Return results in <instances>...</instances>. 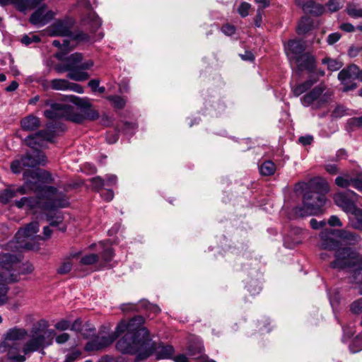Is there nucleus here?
<instances>
[{"instance_id":"obj_11","label":"nucleus","mask_w":362,"mask_h":362,"mask_svg":"<svg viewBox=\"0 0 362 362\" xmlns=\"http://www.w3.org/2000/svg\"><path fill=\"white\" fill-rule=\"evenodd\" d=\"M144 352H147L146 358L151 355L155 354L157 359L171 358L175 353V349L172 345L163 343H156L154 341L145 342Z\"/></svg>"},{"instance_id":"obj_50","label":"nucleus","mask_w":362,"mask_h":362,"mask_svg":"<svg viewBox=\"0 0 362 362\" xmlns=\"http://www.w3.org/2000/svg\"><path fill=\"white\" fill-rule=\"evenodd\" d=\"M99 256L96 254H88L83 256L80 259V264L82 265H93L98 262Z\"/></svg>"},{"instance_id":"obj_18","label":"nucleus","mask_w":362,"mask_h":362,"mask_svg":"<svg viewBox=\"0 0 362 362\" xmlns=\"http://www.w3.org/2000/svg\"><path fill=\"white\" fill-rule=\"evenodd\" d=\"M358 71V66L355 64H351L345 69H343L338 74V78L344 85L343 91L346 92L354 90L356 88V83L350 81L353 78H355L356 72Z\"/></svg>"},{"instance_id":"obj_59","label":"nucleus","mask_w":362,"mask_h":362,"mask_svg":"<svg viewBox=\"0 0 362 362\" xmlns=\"http://www.w3.org/2000/svg\"><path fill=\"white\" fill-rule=\"evenodd\" d=\"M40 42V37L35 35H32L31 36H29L28 35H25L21 38V42L28 45L31 44L32 42Z\"/></svg>"},{"instance_id":"obj_60","label":"nucleus","mask_w":362,"mask_h":362,"mask_svg":"<svg viewBox=\"0 0 362 362\" xmlns=\"http://www.w3.org/2000/svg\"><path fill=\"white\" fill-rule=\"evenodd\" d=\"M70 326L71 322L69 320L62 319L55 324L54 327L56 329L59 331H65L68 329L70 327Z\"/></svg>"},{"instance_id":"obj_57","label":"nucleus","mask_w":362,"mask_h":362,"mask_svg":"<svg viewBox=\"0 0 362 362\" xmlns=\"http://www.w3.org/2000/svg\"><path fill=\"white\" fill-rule=\"evenodd\" d=\"M251 5L247 2H242L238 8V12L241 17L245 18L248 16Z\"/></svg>"},{"instance_id":"obj_20","label":"nucleus","mask_w":362,"mask_h":362,"mask_svg":"<svg viewBox=\"0 0 362 362\" xmlns=\"http://www.w3.org/2000/svg\"><path fill=\"white\" fill-rule=\"evenodd\" d=\"M296 62L298 71L303 70L308 71L309 73H313L315 70L316 59L315 57L310 52H305L296 57Z\"/></svg>"},{"instance_id":"obj_42","label":"nucleus","mask_w":362,"mask_h":362,"mask_svg":"<svg viewBox=\"0 0 362 362\" xmlns=\"http://www.w3.org/2000/svg\"><path fill=\"white\" fill-rule=\"evenodd\" d=\"M34 270L33 265L30 262H25L23 263L22 261L21 262V264H19V267L16 269L14 273H12L11 274H15L16 276V279H18V276L21 274H30Z\"/></svg>"},{"instance_id":"obj_37","label":"nucleus","mask_w":362,"mask_h":362,"mask_svg":"<svg viewBox=\"0 0 362 362\" xmlns=\"http://www.w3.org/2000/svg\"><path fill=\"white\" fill-rule=\"evenodd\" d=\"M313 26V21L310 17L304 16L298 23L297 26V33L298 35H303L309 32Z\"/></svg>"},{"instance_id":"obj_58","label":"nucleus","mask_w":362,"mask_h":362,"mask_svg":"<svg viewBox=\"0 0 362 362\" xmlns=\"http://www.w3.org/2000/svg\"><path fill=\"white\" fill-rule=\"evenodd\" d=\"M71 267H72L71 262L69 260L65 261L57 269V273L59 274H66L71 271Z\"/></svg>"},{"instance_id":"obj_6","label":"nucleus","mask_w":362,"mask_h":362,"mask_svg":"<svg viewBox=\"0 0 362 362\" xmlns=\"http://www.w3.org/2000/svg\"><path fill=\"white\" fill-rule=\"evenodd\" d=\"M334 260L330 263V267L333 269H344L353 268L356 263H358L362 256L351 248L344 247L337 250L334 252Z\"/></svg>"},{"instance_id":"obj_30","label":"nucleus","mask_w":362,"mask_h":362,"mask_svg":"<svg viewBox=\"0 0 362 362\" xmlns=\"http://www.w3.org/2000/svg\"><path fill=\"white\" fill-rule=\"evenodd\" d=\"M83 348L79 345H72L69 349L64 350L67 351L64 362H74L81 357Z\"/></svg>"},{"instance_id":"obj_55","label":"nucleus","mask_w":362,"mask_h":362,"mask_svg":"<svg viewBox=\"0 0 362 362\" xmlns=\"http://www.w3.org/2000/svg\"><path fill=\"white\" fill-rule=\"evenodd\" d=\"M30 0H12V4L16 6L20 11H25L30 9Z\"/></svg>"},{"instance_id":"obj_39","label":"nucleus","mask_w":362,"mask_h":362,"mask_svg":"<svg viewBox=\"0 0 362 362\" xmlns=\"http://www.w3.org/2000/svg\"><path fill=\"white\" fill-rule=\"evenodd\" d=\"M259 170L262 175L270 176L275 173L276 167L272 160H265L259 165Z\"/></svg>"},{"instance_id":"obj_23","label":"nucleus","mask_w":362,"mask_h":362,"mask_svg":"<svg viewBox=\"0 0 362 362\" xmlns=\"http://www.w3.org/2000/svg\"><path fill=\"white\" fill-rule=\"evenodd\" d=\"M21 126L24 131L33 132L40 127V121L38 117L30 115L21 120Z\"/></svg>"},{"instance_id":"obj_54","label":"nucleus","mask_w":362,"mask_h":362,"mask_svg":"<svg viewBox=\"0 0 362 362\" xmlns=\"http://www.w3.org/2000/svg\"><path fill=\"white\" fill-rule=\"evenodd\" d=\"M335 184L340 187L346 188L352 185V178H349V175L339 176L335 179Z\"/></svg>"},{"instance_id":"obj_40","label":"nucleus","mask_w":362,"mask_h":362,"mask_svg":"<svg viewBox=\"0 0 362 362\" xmlns=\"http://www.w3.org/2000/svg\"><path fill=\"white\" fill-rule=\"evenodd\" d=\"M69 112L67 113L66 120H69L76 124H82L85 121L83 112L79 113L75 112L73 106L70 105V110Z\"/></svg>"},{"instance_id":"obj_49","label":"nucleus","mask_w":362,"mask_h":362,"mask_svg":"<svg viewBox=\"0 0 362 362\" xmlns=\"http://www.w3.org/2000/svg\"><path fill=\"white\" fill-rule=\"evenodd\" d=\"M16 196V192H14L13 189H6L0 192V202L6 204Z\"/></svg>"},{"instance_id":"obj_26","label":"nucleus","mask_w":362,"mask_h":362,"mask_svg":"<svg viewBox=\"0 0 362 362\" xmlns=\"http://www.w3.org/2000/svg\"><path fill=\"white\" fill-rule=\"evenodd\" d=\"M18 281L15 274H9L6 281L0 283V306L6 304L8 301V284Z\"/></svg>"},{"instance_id":"obj_64","label":"nucleus","mask_w":362,"mask_h":362,"mask_svg":"<svg viewBox=\"0 0 362 362\" xmlns=\"http://www.w3.org/2000/svg\"><path fill=\"white\" fill-rule=\"evenodd\" d=\"M352 185L362 192V174H358L356 177L352 178Z\"/></svg>"},{"instance_id":"obj_19","label":"nucleus","mask_w":362,"mask_h":362,"mask_svg":"<svg viewBox=\"0 0 362 362\" xmlns=\"http://www.w3.org/2000/svg\"><path fill=\"white\" fill-rule=\"evenodd\" d=\"M356 196V194L354 191L348 190L335 194L334 200L338 206L341 207L345 212L349 213L356 207L352 201V198Z\"/></svg>"},{"instance_id":"obj_36","label":"nucleus","mask_w":362,"mask_h":362,"mask_svg":"<svg viewBox=\"0 0 362 362\" xmlns=\"http://www.w3.org/2000/svg\"><path fill=\"white\" fill-rule=\"evenodd\" d=\"M80 334L86 339L92 338H94V339H98L99 338V337L96 334L95 327L89 322H86L83 324V326L81 329Z\"/></svg>"},{"instance_id":"obj_2","label":"nucleus","mask_w":362,"mask_h":362,"mask_svg":"<svg viewBox=\"0 0 362 362\" xmlns=\"http://www.w3.org/2000/svg\"><path fill=\"white\" fill-rule=\"evenodd\" d=\"M332 95V91L327 89V85L321 82L305 93L300 101L304 106H311L313 109L318 110L325 107Z\"/></svg>"},{"instance_id":"obj_8","label":"nucleus","mask_w":362,"mask_h":362,"mask_svg":"<svg viewBox=\"0 0 362 362\" xmlns=\"http://www.w3.org/2000/svg\"><path fill=\"white\" fill-rule=\"evenodd\" d=\"M43 197L45 203V211H56L59 208H64L69 205V199L66 194L54 187L49 186L45 188Z\"/></svg>"},{"instance_id":"obj_10","label":"nucleus","mask_w":362,"mask_h":362,"mask_svg":"<svg viewBox=\"0 0 362 362\" xmlns=\"http://www.w3.org/2000/svg\"><path fill=\"white\" fill-rule=\"evenodd\" d=\"M151 341H117L116 349L124 354L137 355L140 360L146 358L147 352H144L145 342Z\"/></svg>"},{"instance_id":"obj_48","label":"nucleus","mask_w":362,"mask_h":362,"mask_svg":"<svg viewBox=\"0 0 362 362\" xmlns=\"http://www.w3.org/2000/svg\"><path fill=\"white\" fill-rule=\"evenodd\" d=\"M63 53H57L56 54L57 58L60 61H63V63L57 64L54 69L58 73H64L66 71H68V73H70V69L68 66V64L65 58H63Z\"/></svg>"},{"instance_id":"obj_53","label":"nucleus","mask_w":362,"mask_h":362,"mask_svg":"<svg viewBox=\"0 0 362 362\" xmlns=\"http://www.w3.org/2000/svg\"><path fill=\"white\" fill-rule=\"evenodd\" d=\"M346 12L349 16L353 18H362V8H358L354 4H349Z\"/></svg>"},{"instance_id":"obj_33","label":"nucleus","mask_w":362,"mask_h":362,"mask_svg":"<svg viewBox=\"0 0 362 362\" xmlns=\"http://www.w3.org/2000/svg\"><path fill=\"white\" fill-rule=\"evenodd\" d=\"M44 212L51 226L57 227L63 223L64 218L62 212L57 210Z\"/></svg>"},{"instance_id":"obj_43","label":"nucleus","mask_w":362,"mask_h":362,"mask_svg":"<svg viewBox=\"0 0 362 362\" xmlns=\"http://www.w3.org/2000/svg\"><path fill=\"white\" fill-rule=\"evenodd\" d=\"M137 125L135 123H131L128 122H120L117 124V129L118 131H122L125 134H129L132 135L134 131L136 129Z\"/></svg>"},{"instance_id":"obj_38","label":"nucleus","mask_w":362,"mask_h":362,"mask_svg":"<svg viewBox=\"0 0 362 362\" xmlns=\"http://www.w3.org/2000/svg\"><path fill=\"white\" fill-rule=\"evenodd\" d=\"M28 201L27 202V206L30 209H41L45 211V199L42 194H40V196L36 197H28Z\"/></svg>"},{"instance_id":"obj_3","label":"nucleus","mask_w":362,"mask_h":362,"mask_svg":"<svg viewBox=\"0 0 362 362\" xmlns=\"http://www.w3.org/2000/svg\"><path fill=\"white\" fill-rule=\"evenodd\" d=\"M23 176L30 191L38 192L42 195L45 193V188L47 187L45 184H50L54 181L49 172L40 168L26 170L23 172Z\"/></svg>"},{"instance_id":"obj_27","label":"nucleus","mask_w":362,"mask_h":362,"mask_svg":"<svg viewBox=\"0 0 362 362\" xmlns=\"http://www.w3.org/2000/svg\"><path fill=\"white\" fill-rule=\"evenodd\" d=\"M28 337V332L23 327H14L4 335V339H24Z\"/></svg>"},{"instance_id":"obj_9","label":"nucleus","mask_w":362,"mask_h":362,"mask_svg":"<svg viewBox=\"0 0 362 362\" xmlns=\"http://www.w3.org/2000/svg\"><path fill=\"white\" fill-rule=\"evenodd\" d=\"M303 186H308L309 191L306 192L304 195L310 197V199H315V203L317 204L320 199L322 200V208L325 204L326 197L325 193L328 192V186L326 182L320 179L311 180L308 184L305 182H298L296 185V189L298 190V187H302Z\"/></svg>"},{"instance_id":"obj_13","label":"nucleus","mask_w":362,"mask_h":362,"mask_svg":"<svg viewBox=\"0 0 362 362\" xmlns=\"http://www.w3.org/2000/svg\"><path fill=\"white\" fill-rule=\"evenodd\" d=\"M311 201L310 197L303 194V206L293 209L295 215L298 217H304L322 214V200L320 199L317 204H313Z\"/></svg>"},{"instance_id":"obj_4","label":"nucleus","mask_w":362,"mask_h":362,"mask_svg":"<svg viewBox=\"0 0 362 362\" xmlns=\"http://www.w3.org/2000/svg\"><path fill=\"white\" fill-rule=\"evenodd\" d=\"M65 59L70 69V73L67 74L69 78L76 81H83L89 78V74L83 71L89 69L93 66V60L90 59L83 62V54L79 52L71 54Z\"/></svg>"},{"instance_id":"obj_34","label":"nucleus","mask_w":362,"mask_h":362,"mask_svg":"<svg viewBox=\"0 0 362 362\" xmlns=\"http://www.w3.org/2000/svg\"><path fill=\"white\" fill-rule=\"evenodd\" d=\"M288 50L295 55L303 54L305 49V45L303 41L300 40H291L288 42Z\"/></svg>"},{"instance_id":"obj_16","label":"nucleus","mask_w":362,"mask_h":362,"mask_svg":"<svg viewBox=\"0 0 362 362\" xmlns=\"http://www.w3.org/2000/svg\"><path fill=\"white\" fill-rule=\"evenodd\" d=\"M23 256L20 252H1L0 253V267L7 271H13L21 264Z\"/></svg>"},{"instance_id":"obj_7","label":"nucleus","mask_w":362,"mask_h":362,"mask_svg":"<svg viewBox=\"0 0 362 362\" xmlns=\"http://www.w3.org/2000/svg\"><path fill=\"white\" fill-rule=\"evenodd\" d=\"M59 129L62 132L65 131L59 124L54 122H49L47 124V129L40 130L34 134L29 135L25 139V143L29 147L34 148L35 146H41L44 141L52 142L56 136V131Z\"/></svg>"},{"instance_id":"obj_12","label":"nucleus","mask_w":362,"mask_h":362,"mask_svg":"<svg viewBox=\"0 0 362 362\" xmlns=\"http://www.w3.org/2000/svg\"><path fill=\"white\" fill-rule=\"evenodd\" d=\"M43 103L44 106L49 107V109L44 112L46 118L52 120L66 119L67 113L70 110L69 105L55 103L52 100H46Z\"/></svg>"},{"instance_id":"obj_17","label":"nucleus","mask_w":362,"mask_h":362,"mask_svg":"<svg viewBox=\"0 0 362 362\" xmlns=\"http://www.w3.org/2000/svg\"><path fill=\"white\" fill-rule=\"evenodd\" d=\"M71 98L74 104L82 109L84 120L94 121L99 118L98 111L91 108V103L88 98H81L74 95Z\"/></svg>"},{"instance_id":"obj_47","label":"nucleus","mask_w":362,"mask_h":362,"mask_svg":"<svg viewBox=\"0 0 362 362\" xmlns=\"http://www.w3.org/2000/svg\"><path fill=\"white\" fill-rule=\"evenodd\" d=\"M44 341H28L24 346L23 352L24 354H27L30 352L37 351L42 346V342Z\"/></svg>"},{"instance_id":"obj_5","label":"nucleus","mask_w":362,"mask_h":362,"mask_svg":"<svg viewBox=\"0 0 362 362\" xmlns=\"http://www.w3.org/2000/svg\"><path fill=\"white\" fill-rule=\"evenodd\" d=\"M33 149V153H26L20 159L11 162L10 168L13 173L19 174L24 168H35L38 165H45L46 156L45 153L35 148V147Z\"/></svg>"},{"instance_id":"obj_22","label":"nucleus","mask_w":362,"mask_h":362,"mask_svg":"<svg viewBox=\"0 0 362 362\" xmlns=\"http://www.w3.org/2000/svg\"><path fill=\"white\" fill-rule=\"evenodd\" d=\"M331 233L336 235L341 240L349 245L356 244L361 240V237L359 235L344 229L331 230Z\"/></svg>"},{"instance_id":"obj_45","label":"nucleus","mask_w":362,"mask_h":362,"mask_svg":"<svg viewBox=\"0 0 362 362\" xmlns=\"http://www.w3.org/2000/svg\"><path fill=\"white\" fill-rule=\"evenodd\" d=\"M69 81L66 79H53L50 81V88L57 90H67Z\"/></svg>"},{"instance_id":"obj_41","label":"nucleus","mask_w":362,"mask_h":362,"mask_svg":"<svg viewBox=\"0 0 362 362\" xmlns=\"http://www.w3.org/2000/svg\"><path fill=\"white\" fill-rule=\"evenodd\" d=\"M83 21L85 23H90V30L92 33L95 32L101 25L100 20L94 13H90Z\"/></svg>"},{"instance_id":"obj_21","label":"nucleus","mask_w":362,"mask_h":362,"mask_svg":"<svg viewBox=\"0 0 362 362\" xmlns=\"http://www.w3.org/2000/svg\"><path fill=\"white\" fill-rule=\"evenodd\" d=\"M71 25L67 21H56L49 28V35L70 37L71 33Z\"/></svg>"},{"instance_id":"obj_51","label":"nucleus","mask_w":362,"mask_h":362,"mask_svg":"<svg viewBox=\"0 0 362 362\" xmlns=\"http://www.w3.org/2000/svg\"><path fill=\"white\" fill-rule=\"evenodd\" d=\"M90 187L93 190L99 192L105 185L104 180L100 176H96L90 180Z\"/></svg>"},{"instance_id":"obj_14","label":"nucleus","mask_w":362,"mask_h":362,"mask_svg":"<svg viewBox=\"0 0 362 362\" xmlns=\"http://www.w3.org/2000/svg\"><path fill=\"white\" fill-rule=\"evenodd\" d=\"M39 223L37 221H33L26 225L25 228L19 229L16 235L17 243L19 244V246H16V247L33 250L35 247L33 244L26 242L25 240L21 241L20 239L22 238H28L33 236L39 231Z\"/></svg>"},{"instance_id":"obj_28","label":"nucleus","mask_w":362,"mask_h":362,"mask_svg":"<svg viewBox=\"0 0 362 362\" xmlns=\"http://www.w3.org/2000/svg\"><path fill=\"white\" fill-rule=\"evenodd\" d=\"M114 341H88L83 349L87 352L99 351L109 347Z\"/></svg>"},{"instance_id":"obj_63","label":"nucleus","mask_w":362,"mask_h":362,"mask_svg":"<svg viewBox=\"0 0 362 362\" xmlns=\"http://www.w3.org/2000/svg\"><path fill=\"white\" fill-rule=\"evenodd\" d=\"M347 124L350 128L362 127V116L350 118L347 122Z\"/></svg>"},{"instance_id":"obj_62","label":"nucleus","mask_w":362,"mask_h":362,"mask_svg":"<svg viewBox=\"0 0 362 362\" xmlns=\"http://www.w3.org/2000/svg\"><path fill=\"white\" fill-rule=\"evenodd\" d=\"M120 309L123 313H132L139 311L138 306L136 304L133 303L122 304L121 305Z\"/></svg>"},{"instance_id":"obj_46","label":"nucleus","mask_w":362,"mask_h":362,"mask_svg":"<svg viewBox=\"0 0 362 362\" xmlns=\"http://www.w3.org/2000/svg\"><path fill=\"white\" fill-rule=\"evenodd\" d=\"M107 99L111 103L115 108L122 110L126 105V100L119 95H109Z\"/></svg>"},{"instance_id":"obj_56","label":"nucleus","mask_w":362,"mask_h":362,"mask_svg":"<svg viewBox=\"0 0 362 362\" xmlns=\"http://www.w3.org/2000/svg\"><path fill=\"white\" fill-rule=\"evenodd\" d=\"M344 0H329L327 4L328 9L332 12H336L342 8Z\"/></svg>"},{"instance_id":"obj_61","label":"nucleus","mask_w":362,"mask_h":362,"mask_svg":"<svg viewBox=\"0 0 362 362\" xmlns=\"http://www.w3.org/2000/svg\"><path fill=\"white\" fill-rule=\"evenodd\" d=\"M140 305L144 309H147L155 314L159 313L160 312V308L156 305H151L148 301L142 300L140 303Z\"/></svg>"},{"instance_id":"obj_29","label":"nucleus","mask_w":362,"mask_h":362,"mask_svg":"<svg viewBox=\"0 0 362 362\" xmlns=\"http://www.w3.org/2000/svg\"><path fill=\"white\" fill-rule=\"evenodd\" d=\"M354 217L349 218V226L358 230L362 231V209L356 207L350 211Z\"/></svg>"},{"instance_id":"obj_31","label":"nucleus","mask_w":362,"mask_h":362,"mask_svg":"<svg viewBox=\"0 0 362 362\" xmlns=\"http://www.w3.org/2000/svg\"><path fill=\"white\" fill-rule=\"evenodd\" d=\"M46 5L43 4L38 8L30 17L29 21L33 25H45L46 19L44 13L45 11Z\"/></svg>"},{"instance_id":"obj_35","label":"nucleus","mask_w":362,"mask_h":362,"mask_svg":"<svg viewBox=\"0 0 362 362\" xmlns=\"http://www.w3.org/2000/svg\"><path fill=\"white\" fill-rule=\"evenodd\" d=\"M316 82V80L308 79L301 83L294 86L292 92L296 97L308 91Z\"/></svg>"},{"instance_id":"obj_24","label":"nucleus","mask_w":362,"mask_h":362,"mask_svg":"<svg viewBox=\"0 0 362 362\" xmlns=\"http://www.w3.org/2000/svg\"><path fill=\"white\" fill-rule=\"evenodd\" d=\"M48 327L49 322L45 319H41L35 322L30 331L33 337L32 339H44L42 336Z\"/></svg>"},{"instance_id":"obj_25","label":"nucleus","mask_w":362,"mask_h":362,"mask_svg":"<svg viewBox=\"0 0 362 362\" xmlns=\"http://www.w3.org/2000/svg\"><path fill=\"white\" fill-rule=\"evenodd\" d=\"M321 238V248L329 251H337L341 248L339 241L327 236V233H322L320 235Z\"/></svg>"},{"instance_id":"obj_1","label":"nucleus","mask_w":362,"mask_h":362,"mask_svg":"<svg viewBox=\"0 0 362 362\" xmlns=\"http://www.w3.org/2000/svg\"><path fill=\"white\" fill-rule=\"evenodd\" d=\"M145 322L146 319L141 315H135L129 320H122L109 338L101 336L100 339H117L125 332L131 336L132 339H150V332L144 326Z\"/></svg>"},{"instance_id":"obj_15","label":"nucleus","mask_w":362,"mask_h":362,"mask_svg":"<svg viewBox=\"0 0 362 362\" xmlns=\"http://www.w3.org/2000/svg\"><path fill=\"white\" fill-rule=\"evenodd\" d=\"M21 344L17 341H1L0 343V353H7L8 359L15 362L25 361L24 355L20 354Z\"/></svg>"},{"instance_id":"obj_32","label":"nucleus","mask_w":362,"mask_h":362,"mask_svg":"<svg viewBox=\"0 0 362 362\" xmlns=\"http://www.w3.org/2000/svg\"><path fill=\"white\" fill-rule=\"evenodd\" d=\"M100 245L102 247V251L100 252V257L102 259V265L104 267L106 264L110 262L114 256L113 248L107 245H105L103 243H100Z\"/></svg>"},{"instance_id":"obj_44","label":"nucleus","mask_w":362,"mask_h":362,"mask_svg":"<svg viewBox=\"0 0 362 362\" xmlns=\"http://www.w3.org/2000/svg\"><path fill=\"white\" fill-rule=\"evenodd\" d=\"M323 64L327 65V69L332 71L339 70L343 64L341 62L332 59L330 57H325L322 60Z\"/></svg>"},{"instance_id":"obj_52","label":"nucleus","mask_w":362,"mask_h":362,"mask_svg":"<svg viewBox=\"0 0 362 362\" xmlns=\"http://www.w3.org/2000/svg\"><path fill=\"white\" fill-rule=\"evenodd\" d=\"M70 37L77 42H88L90 40L89 35L81 30H77L75 33L71 32Z\"/></svg>"}]
</instances>
